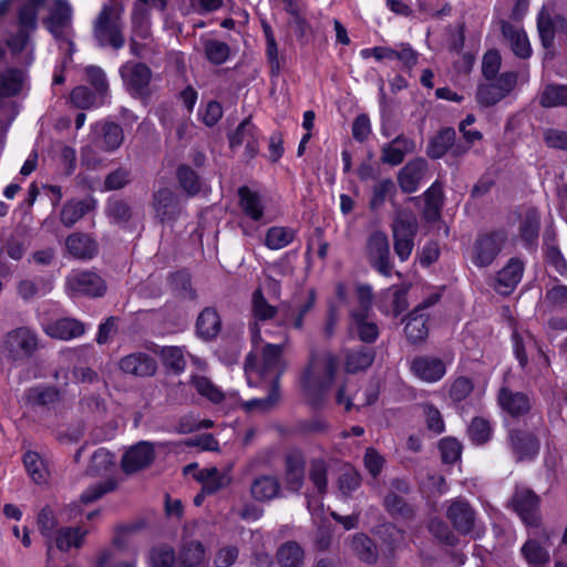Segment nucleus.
I'll return each mask as SVG.
<instances>
[{
    "instance_id": "f257e3e1",
    "label": "nucleus",
    "mask_w": 567,
    "mask_h": 567,
    "mask_svg": "<svg viewBox=\"0 0 567 567\" xmlns=\"http://www.w3.org/2000/svg\"><path fill=\"white\" fill-rule=\"evenodd\" d=\"M123 7L104 4L93 25V35L100 47L120 50L125 44L122 19Z\"/></svg>"
},
{
    "instance_id": "f03ea898",
    "label": "nucleus",
    "mask_w": 567,
    "mask_h": 567,
    "mask_svg": "<svg viewBox=\"0 0 567 567\" xmlns=\"http://www.w3.org/2000/svg\"><path fill=\"white\" fill-rule=\"evenodd\" d=\"M336 371L337 360L333 355L328 354L321 360L311 353L301 379L303 389L320 399L332 383Z\"/></svg>"
},
{
    "instance_id": "7ed1b4c3",
    "label": "nucleus",
    "mask_w": 567,
    "mask_h": 567,
    "mask_svg": "<svg viewBox=\"0 0 567 567\" xmlns=\"http://www.w3.org/2000/svg\"><path fill=\"white\" fill-rule=\"evenodd\" d=\"M40 348L38 333L29 327H19L7 332L2 341V351L11 363H23L31 359Z\"/></svg>"
},
{
    "instance_id": "20e7f679",
    "label": "nucleus",
    "mask_w": 567,
    "mask_h": 567,
    "mask_svg": "<svg viewBox=\"0 0 567 567\" xmlns=\"http://www.w3.org/2000/svg\"><path fill=\"white\" fill-rule=\"evenodd\" d=\"M284 350L285 344L267 343L262 347L260 357L250 352L245 360L246 373L257 372L261 377L274 375L272 381L279 383V379L286 370Z\"/></svg>"
},
{
    "instance_id": "39448f33",
    "label": "nucleus",
    "mask_w": 567,
    "mask_h": 567,
    "mask_svg": "<svg viewBox=\"0 0 567 567\" xmlns=\"http://www.w3.org/2000/svg\"><path fill=\"white\" fill-rule=\"evenodd\" d=\"M508 241V231L504 228L484 231L473 243L471 260L478 268L491 266Z\"/></svg>"
},
{
    "instance_id": "423d86ee",
    "label": "nucleus",
    "mask_w": 567,
    "mask_h": 567,
    "mask_svg": "<svg viewBox=\"0 0 567 567\" xmlns=\"http://www.w3.org/2000/svg\"><path fill=\"white\" fill-rule=\"evenodd\" d=\"M393 247L401 261H406L414 248L417 233L416 217L410 209H398L391 225Z\"/></svg>"
},
{
    "instance_id": "0eeeda50",
    "label": "nucleus",
    "mask_w": 567,
    "mask_h": 567,
    "mask_svg": "<svg viewBox=\"0 0 567 567\" xmlns=\"http://www.w3.org/2000/svg\"><path fill=\"white\" fill-rule=\"evenodd\" d=\"M518 74L514 71L503 72L495 80L480 84L476 101L481 106L489 107L505 99L515 89Z\"/></svg>"
},
{
    "instance_id": "6e6552de",
    "label": "nucleus",
    "mask_w": 567,
    "mask_h": 567,
    "mask_svg": "<svg viewBox=\"0 0 567 567\" xmlns=\"http://www.w3.org/2000/svg\"><path fill=\"white\" fill-rule=\"evenodd\" d=\"M411 491L410 484L405 480L394 478L390 483V489L384 496L383 506L393 518L412 520L415 517V507L409 503L404 495Z\"/></svg>"
},
{
    "instance_id": "1a4fd4ad",
    "label": "nucleus",
    "mask_w": 567,
    "mask_h": 567,
    "mask_svg": "<svg viewBox=\"0 0 567 567\" xmlns=\"http://www.w3.org/2000/svg\"><path fill=\"white\" fill-rule=\"evenodd\" d=\"M72 8L66 0H54V6L48 18L43 20V24L49 32L61 42L69 45V52L73 51L72 38Z\"/></svg>"
},
{
    "instance_id": "9d476101",
    "label": "nucleus",
    "mask_w": 567,
    "mask_h": 567,
    "mask_svg": "<svg viewBox=\"0 0 567 567\" xmlns=\"http://www.w3.org/2000/svg\"><path fill=\"white\" fill-rule=\"evenodd\" d=\"M365 254L369 264L379 274L390 277L393 270L391 260L390 244L385 233L373 231L367 240Z\"/></svg>"
},
{
    "instance_id": "9b49d317",
    "label": "nucleus",
    "mask_w": 567,
    "mask_h": 567,
    "mask_svg": "<svg viewBox=\"0 0 567 567\" xmlns=\"http://www.w3.org/2000/svg\"><path fill=\"white\" fill-rule=\"evenodd\" d=\"M120 74L132 96L146 97L150 95L153 72L145 63L128 61L121 66Z\"/></svg>"
},
{
    "instance_id": "f8f14e48",
    "label": "nucleus",
    "mask_w": 567,
    "mask_h": 567,
    "mask_svg": "<svg viewBox=\"0 0 567 567\" xmlns=\"http://www.w3.org/2000/svg\"><path fill=\"white\" fill-rule=\"evenodd\" d=\"M508 445L516 462L532 461L540 450V441L537 434L525 429L509 430Z\"/></svg>"
},
{
    "instance_id": "ddd939ff",
    "label": "nucleus",
    "mask_w": 567,
    "mask_h": 567,
    "mask_svg": "<svg viewBox=\"0 0 567 567\" xmlns=\"http://www.w3.org/2000/svg\"><path fill=\"white\" fill-rule=\"evenodd\" d=\"M511 504L526 525H539V497L532 489L525 487L516 488Z\"/></svg>"
},
{
    "instance_id": "4468645a",
    "label": "nucleus",
    "mask_w": 567,
    "mask_h": 567,
    "mask_svg": "<svg viewBox=\"0 0 567 567\" xmlns=\"http://www.w3.org/2000/svg\"><path fill=\"white\" fill-rule=\"evenodd\" d=\"M152 206L155 217L162 224L175 221L182 213L178 195L168 187H162L153 194Z\"/></svg>"
},
{
    "instance_id": "2eb2a0df",
    "label": "nucleus",
    "mask_w": 567,
    "mask_h": 567,
    "mask_svg": "<svg viewBox=\"0 0 567 567\" xmlns=\"http://www.w3.org/2000/svg\"><path fill=\"white\" fill-rule=\"evenodd\" d=\"M410 370L421 381L435 383L446 374V364L437 357L419 355L411 361Z\"/></svg>"
},
{
    "instance_id": "dca6fc26",
    "label": "nucleus",
    "mask_w": 567,
    "mask_h": 567,
    "mask_svg": "<svg viewBox=\"0 0 567 567\" xmlns=\"http://www.w3.org/2000/svg\"><path fill=\"white\" fill-rule=\"evenodd\" d=\"M525 265L518 257H512L496 274L494 290L503 296L511 295L520 282Z\"/></svg>"
},
{
    "instance_id": "f3484780",
    "label": "nucleus",
    "mask_w": 567,
    "mask_h": 567,
    "mask_svg": "<svg viewBox=\"0 0 567 567\" xmlns=\"http://www.w3.org/2000/svg\"><path fill=\"white\" fill-rule=\"evenodd\" d=\"M497 403L502 411L512 417L524 416L532 409V400L527 393L514 391L508 386H502L498 390Z\"/></svg>"
},
{
    "instance_id": "a211bd4d",
    "label": "nucleus",
    "mask_w": 567,
    "mask_h": 567,
    "mask_svg": "<svg viewBox=\"0 0 567 567\" xmlns=\"http://www.w3.org/2000/svg\"><path fill=\"white\" fill-rule=\"evenodd\" d=\"M155 458L154 445L146 441H141L132 446L122 458V468L131 474L147 467Z\"/></svg>"
},
{
    "instance_id": "6ab92c4d",
    "label": "nucleus",
    "mask_w": 567,
    "mask_h": 567,
    "mask_svg": "<svg viewBox=\"0 0 567 567\" xmlns=\"http://www.w3.org/2000/svg\"><path fill=\"white\" fill-rule=\"evenodd\" d=\"M446 517L460 534L472 532L475 523V511L462 498L453 499L447 507Z\"/></svg>"
},
{
    "instance_id": "aec40b11",
    "label": "nucleus",
    "mask_w": 567,
    "mask_h": 567,
    "mask_svg": "<svg viewBox=\"0 0 567 567\" xmlns=\"http://www.w3.org/2000/svg\"><path fill=\"white\" fill-rule=\"evenodd\" d=\"M427 172V162L422 157L409 161L398 174V183L403 193L412 194L417 190L420 183Z\"/></svg>"
},
{
    "instance_id": "412c9836",
    "label": "nucleus",
    "mask_w": 567,
    "mask_h": 567,
    "mask_svg": "<svg viewBox=\"0 0 567 567\" xmlns=\"http://www.w3.org/2000/svg\"><path fill=\"white\" fill-rule=\"evenodd\" d=\"M66 286L75 293L100 297L105 292L103 279L90 271L75 272L68 277Z\"/></svg>"
},
{
    "instance_id": "4be33fe9",
    "label": "nucleus",
    "mask_w": 567,
    "mask_h": 567,
    "mask_svg": "<svg viewBox=\"0 0 567 567\" xmlns=\"http://www.w3.org/2000/svg\"><path fill=\"white\" fill-rule=\"evenodd\" d=\"M539 230V212L534 207L524 209L519 215L518 236L527 249L537 247Z\"/></svg>"
},
{
    "instance_id": "5701e85b",
    "label": "nucleus",
    "mask_w": 567,
    "mask_h": 567,
    "mask_svg": "<svg viewBox=\"0 0 567 567\" xmlns=\"http://www.w3.org/2000/svg\"><path fill=\"white\" fill-rule=\"evenodd\" d=\"M118 368L126 374L145 378L156 372L157 364L150 354L135 352L123 357L118 362Z\"/></svg>"
},
{
    "instance_id": "b1692460",
    "label": "nucleus",
    "mask_w": 567,
    "mask_h": 567,
    "mask_svg": "<svg viewBox=\"0 0 567 567\" xmlns=\"http://www.w3.org/2000/svg\"><path fill=\"white\" fill-rule=\"evenodd\" d=\"M97 243L89 234L75 231L65 239V248L73 258L89 260L97 254Z\"/></svg>"
},
{
    "instance_id": "393cba45",
    "label": "nucleus",
    "mask_w": 567,
    "mask_h": 567,
    "mask_svg": "<svg viewBox=\"0 0 567 567\" xmlns=\"http://www.w3.org/2000/svg\"><path fill=\"white\" fill-rule=\"evenodd\" d=\"M305 458L298 453H289L285 457L284 481L291 492H299L305 481Z\"/></svg>"
},
{
    "instance_id": "a878e982",
    "label": "nucleus",
    "mask_w": 567,
    "mask_h": 567,
    "mask_svg": "<svg viewBox=\"0 0 567 567\" xmlns=\"http://www.w3.org/2000/svg\"><path fill=\"white\" fill-rule=\"evenodd\" d=\"M373 348L359 346L344 352V370L354 374L368 370L375 360Z\"/></svg>"
},
{
    "instance_id": "bb28decb",
    "label": "nucleus",
    "mask_w": 567,
    "mask_h": 567,
    "mask_svg": "<svg viewBox=\"0 0 567 567\" xmlns=\"http://www.w3.org/2000/svg\"><path fill=\"white\" fill-rule=\"evenodd\" d=\"M94 206L95 202L92 198L66 200L60 210V221L64 227L71 228L94 209Z\"/></svg>"
},
{
    "instance_id": "cd10ccee",
    "label": "nucleus",
    "mask_w": 567,
    "mask_h": 567,
    "mask_svg": "<svg viewBox=\"0 0 567 567\" xmlns=\"http://www.w3.org/2000/svg\"><path fill=\"white\" fill-rule=\"evenodd\" d=\"M499 24L502 34L509 42L514 54L520 59L529 58L532 48L525 31L511 24L506 20H501Z\"/></svg>"
},
{
    "instance_id": "c85d7f7f",
    "label": "nucleus",
    "mask_w": 567,
    "mask_h": 567,
    "mask_svg": "<svg viewBox=\"0 0 567 567\" xmlns=\"http://www.w3.org/2000/svg\"><path fill=\"white\" fill-rule=\"evenodd\" d=\"M196 478L202 484L203 494L208 495H213L226 488L231 483L229 471H219L215 466L200 470Z\"/></svg>"
},
{
    "instance_id": "c756f323",
    "label": "nucleus",
    "mask_w": 567,
    "mask_h": 567,
    "mask_svg": "<svg viewBox=\"0 0 567 567\" xmlns=\"http://www.w3.org/2000/svg\"><path fill=\"white\" fill-rule=\"evenodd\" d=\"M281 484L276 476L259 475L250 485V495L257 502H270L280 496Z\"/></svg>"
},
{
    "instance_id": "7c9ffc66",
    "label": "nucleus",
    "mask_w": 567,
    "mask_h": 567,
    "mask_svg": "<svg viewBox=\"0 0 567 567\" xmlns=\"http://www.w3.org/2000/svg\"><path fill=\"white\" fill-rule=\"evenodd\" d=\"M243 144H245L249 157H254L258 153L259 145L256 126L251 123L250 118L244 120L229 137V145L233 150Z\"/></svg>"
},
{
    "instance_id": "2f4dec72",
    "label": "nucleus",
    "mask_w": 567,
    "mask_h": 567,
    "mask_svg": "<svg viewBox=\"0 0 567 567\" xmlns=\"http://www.w3.org/2000/svg\"><path fill=\"white\" fill-rule=\"evenodd\" d=\"M84 324L72 318L58 319L44 327V332L54 339L70 340L84 333Z\"/></svg>"
},
{
    "instance_id": "473e14b6",
    "label": "nucleus",
    "mask_w": 567,
    "mask_h": 567,
    "mask_svg": "<svg viewBox=\"0 0 567 567\" xmlns=\"http://www.w3.org/2000/svg\"><path fill=\"white\" fill-rule=\"evenodd\" d=\"M124 141V132L120 124L114 122H105L101 125L100 135L95 138L94 144L104 152H114Z\"/></svg>"
},
{
    "instance_id": "72a5a7b5",
    "label": "nucleus",
    "mask_w": 567,
    "mask_h": 567,
    "mask_svg": "<svg viewBox=\"0 0 567 567\" xmlns=\"http://www.w3.org/2000/svg\"><path fill=\"white\" fill-rule=\"evenodd\" d=\"M237 194L239 206L245 215L254 221L261 220L264 217V205L260 195L248 186H240Z\"/></svg>"
},
{
    "instance_id": "f704fd0d",
    "label": "nucleus",
    "mask_w": 567,
    "mask_h": 567,
    "mask_svg": "<svg viewBox=\"0 0 567 567\" xmlns=\"http://www.w3.org/2000/svg\"><path fill=\"white\" fill-rule=\"evenodd\" d=\"M456 138V132L453 127L441 128L430 141L426 147V155L432 159L442 158L449 153Z\"/></svg>"
},
{
    "instance_id": "c9c22d12",
    "label": "nucleus",
    "mask_w": 567,
    "mask_h": 567,
    "mask_svg": "<svg viewBox=\"0 0 567 567\" xmlns=\"http://www.w3.org/2000/svg\"><path fill=\"white\" fill-rule=\"evenodd\" d=\"M220 328L221 321L216 309L207 307L199 313L196 321V329L202 339H214L219 333Z\"/></svg>"
},
{
    "instance_id": "e433bc0d",
    "label": "nucleus",
    "mask_w": 567,
    "mask_h": 567,
    "mask_svg": "<svg viewBox=\"0 0 567 567\" xmlns=\"http://www.w3.org/2000/svg\"><path fill=\"white\" fill-rule=\"evenodd\" d=\"M350 329L358 334L364 343H373L379 337V328L375 322L368 319L363 312H351Z\"/></svg>"
},
{
    "instance_id": "4c0bfd02",
    "label": "nucleus",
    "mask_w": 567,
    "mask_h": 567,
    "mask_svg": "<svg viewBox=\"0 0 567 567\" xmlns=\"http://www.w3.org/2000/svg\"><path fill=\"white\" fill-rule=\"evenodd\" d=\"M424 217L429 221H435L441 216V209L444 203L443 186L440 182H435L424 193Z\"/></svg>"
},
{
    "instance_id": "58836bf2",
    "label": "nucleus",
    "mask_w": 567,
    "mask_h": 567,
    "mask_svg": "<svg viewBox=\"0 0 567 567\" xmlns=\"http://www.w3.org/2000/svg\"><path fill=\"white\" fill-rule=\"evenodd\" d=\"M24 72L18 68H8L0 73V97L18 95L23 86Z\"/></svg>"
},
{
    "instance_id": "ea45409f",
    "label": "nucleus",
    "mask_w": 567,
    "mask_h": 567,
    "mask_svg": "<svg viewBox=\"0 0 567 567\" xmlns=\"http://www.w3.org/2000/svg\"><path fill=\"white\" fill-rule=\"evenodd\" d=\"M205 546L199 540L184 542L178 550L177 560L183 567H197L205 559Z\"/></svg>"
},
{
    "instance_id": "a19ab883",
    "label": "nucleus",
    "mask_w": 567,
    "mask_h": 567,
    "mask_svg": "<svg viewBox=\"0 0 567 567\" xmlns=\"http://www.w3.org/2000/svg\"><path fill=\"white\" fill-rule=\"evenodd\" d=\"M87 530L80 527H64L56 532L54 542L61 551H68L71 548H81Z\"/></svg>"
},
{
    "instance_id": "79ce46f5",
    "label": "nucleus",
    "mask_w": 567,
    "mask_h": 567,
    "mask_svg": "<svg viewBox=\"0 0 567 567\" xmlns=\"http://www.w3.org/2000/svg\"><path fill=\"white\" fill-rule=\"evenodd\" d=\"M427 318L423 313L412 311L409 315L404 332L411 343H419L425 340L429 334Z\"/></svg>"
},
{
    "instance_id": "37998d69",
    "label": "nucleus",
    "mask_w": 567,
    "mask_h": 567,
    "mask_svg": "<svg viewBox=\"0 0 567 567\" xmlns=\"http://www.w3.org/2000/svg\"><path fill=\"white\" fill-rule=\"evenodd\" d=\"M276 558L281 567H299L303 563L305 553L298 543L286 542L278 548Z\"/></svg>"
},
{
    "instance_id": "c03bdc74",
    "label": "nucleus",
    "mask_w": 567,
    "mask_h": 567,
    "mask_svg": "<svg viewBox=\"0 0 567 567\" xmlns=\"http://www.w3.org/2000/svg\"><path fill=\"white\" fill-rule=\"evenodd\" d=\"M396 193L395 184L390 178L377 182L372 187V195L369 200V208L373 212L379 210L388 198Z\"/></svg>"
},
{
    "instance_id": "a18cd8bd",
    "label": "nucleus",
    "mask_w": 567,
    "mask_h": 567,
    "mask_svg": "<svg viewBox=\"0 0 567 567\" xmlns=\"http://www.w3.org/2000/svg\"><path fill=\"white\" fill-rule=\"evenodd\" d=\"M147 560L151 567H173L177 556L171 545L159 544L150 549Z\"/></svg>"
},
{
    "instance_id": "49530a36",
    "label": "nucleus",
    "mask_w": 567,
    "mask_h": 567,
    "mask_svg": "<svg viewBox=\"0 0 567 567\" xmlns=\"http://www.w3.org/2000/svg\"><path fill=\"white\" fill-rule=\"evenodd\" d=\"M543 107L567 106V85L547 84L539 97Z\"/></svg>"
},
{
    "instance_id": "de8ad7c7",
    "label": "nucleus",
    "mask_w": 567,
    "mask_h": 567,
    "mask_svg": "<svg viewBox=\"0 0 567 567\" xmlns=\"http://www.w3.org/2000/svg\"><path fill=\"white\" fill-rule=\"evenodd\" d=\"M28 403L39 406H48L60 401V391L54 386H35L27 391Z\"/></svg>"
},
{
    "instance_id": "09e8293b",
    "label": "nucleus",
    "mask_w": 567,
    "mask_h": 567,
    "mask_svg": "<svg viewBox=\"0 0 567 567\" xmlns=\"http://www.w3.org/2000/svg\"><path fill=\"white\" fill-rule=\"evenodd\" d=\"M528 565L540 566L549 561V553L536 539H528L520 548Z\"/></svg>"
},
{
    "instance_id": "8fccbe9b",
    "label": "nucleus",
    "mask_w": 567,
    "mask_h": 567,
    "mask_svg": "<svg viewBox=\"0 0 567 567\" xmlns=\"http://www.w3.org/2000/svg\"><path fill=\"white\" fill-rule=\"evenodd\" d=\"M351 547L362 561L369 564L377 561L378 553L375 545L373 540L368 536L363 534H357L352 538Z\"/></svg>"
},
{
    "instance_id": "3c124183",
    "label": "nucleus",
    "mask_w": 567,
    "mask_h": 567,
    "mask_svg": "<svg viewBox=\"0 0 567 567\" xmlns=\"http://www.w3.org/2000/svg\"><path fill=\"white\" fill-rule=\"evenodd\" d=\"M328 464L323 458H313L310 463L309 478L320 495L328 489Z\"/></svg>"
},
{
    "instance_id": "603ef678",
    "label": "nucleus",
    "mask_w": 567,
    "mask_h": 567,
    "mask_svg": "<svg viewBox=\"0 0 567 567\" xmlns=\"http://www.w3.org/2000/svg\"><path fill=\"white\" fill-rule=\"evenodd\" d=\"M295 239V230L286 227H271L268 229L265 244L270 249H281Z\"/></svg>"
},
{
    "instance_id": "864d4df0",
    "label": "nucleus",
    "mask_w": 567,
    "mask_h": 567,
    "mask_svg": "<svg viewBox=\"0 0 567 567\" xmlns=\"http://www.w3.org/2000/svg\"><path fill=\"white\" fill-rule=\"evenodd\" d=\"M176 177L181 187L190 196L200 190V181L197 173L188 165H179L176 171Z\"/></svg>"
},
{
    "instance_id": "5fc2aeb1",
    "label": "nucleus",
    "mask_w": 567,
    "mask_h": 567,
    "mask_svg": "<svg viewBox=\"0 0 567 567\" xmlns=\"http://www.w3.org/2000/svg\"><path fill=\"white\" fill-rule=\"evenodd\" d=\"M24 467L30 477L38 484L45 481L47 467L37 452L29 451L23 455Z\"/></svg>"
},
{
    "instance_id": "6e6d98bb",
    "label": "nucleus",
    "mask_w": 567,
    "mask_h": 567,
    "mask_svg": "<svg viewBox=\"0 0 567 567\" xmlns=\"http://www.w3.org/2000/svg\"><path fill=\"white\" fill-rule=\"evenodd\" d=\"M132 37L138 40H148L152 35L150 12L143 10H132Z\"/></svg>"
},
{
    "instance_id": "4d7b16f0",
    "label": "nucleus",
    "mask_w": 567,
    "mask_h": 567,
    "mask_svg": "<svg viewBox=\"0 0 567 567\" xmlns=\"http://www.w3.org/2000/svg\"><path fill=\"white\" fill-rule=\"evenodd\" d=\"M266 35V55L270 68L271 76H278L281 70V63L278 56L277 42L275 40L271 28L268 24L264 25Z\"/></svg>"
},
{
    "instance_id": "13d9d810",
    "label": "nucleus",
    "mask_w": 567,
    "mask_h": 567,
    "mask_svg": "<svg viewBox=\"0 0 567 567\" xmlns=\"http://www.w3.org/2000/svg\"><path fill=\"white\" fill-rule=\"evenodd\" d=\"M537 29L544 48H550L555 39V27L550 13L545 8L538 14Z\"/></svg>"
},
{
    "instance_id": "bf43d9fd",
    "label": "nucleus",
    "mask_w": 567,
    "mask_h": 567,
    "mask_svg": "<svg viewBox=\"0 0 567 567\" xmlns=\"http://www.w3.org/2000/svg\"><path fill=\"white\" fill-rule=\"evenodd\" d=\"M279 385L277 381L271 382V389L269 394L262 399H254L244 403L246 411L260 410L262 412L272 409L279 401Z\"/></svg>"
},
{
    "instance_id": "052dcab7",
    "label": "nucleus",
    "mask_w": 567,
    "mask_h": 567,
    "mask_svg": "<svg viewBox=\"0 0 567 567\" xmlns=\"http://www.w3.org/2000/svg\"><path fill=\"white\" fill-rule=\"evenodd\" d=\"M252 312L257 320H270L277 315V308L269 305L260 289L252 293Z\"/></svg>"
},
{
    "instance_id": "680f3d73",
    "label": "nucleus",
    "mask_w": 567,
    "mask_h": 567,
    "mask_svg": "<svg viewBox=\"0 0 567 567\" xmlns=\"http://www.w3.org/2000/svg\"><path fill=\"white\" fill-rule=\"evenodd\" d=\"M468 435L474 444L486 443L492 435L489 422L483 417H474L468 426Z\"/></svg>"
},
{
    "instance_id": "e2e57ef3",
    "label": "nucleus",
    "mask_w": 567,
    "mask_h": 567,
    "mask_svg": "<svg viewBox=\"0 0 567 567\" xmlns=\"http://www.w3.org/2000/svg\"><path fill=\"white\" fill-rule=\"evenodd\" d=\"M204 48L206 58L216 65L226 62L230 53L228 44L219 40H208Z\"/></svg>"
},
{
    "instance_id": "0e129e2a",
    "label": "nucleus",
    "mask_w": 567,
    "mask_h": 567,
    "mask_svg": "<svg viewBox=\"0 0 567 567\" xmlns=\"http://www.w3.org/2000/svg\"><path fill=\"white\" fill-rule=\"evenodd\" d=\"M339 489L344 496H349L361 485L360 474L351 466H346L338 478Z\"/></svg>"
},
{
    "instance_id": "69168bd1",
    "label": "nucleus",
    "mask_w": 567,
    "mask_h": 567,
    "mask_svg": "<svg viewBox=\"0 0 567 567\" xmlns=\"http://www.w3.org/2000/svg\"><path fill=\"white\" fill-rule=\"evenodd\" d=\"M474 390V383L472 379L467 377H457L450 385L449 396L455 402L460 403L464 401Z\"/></svg>"
},
{
    "instance_id": "338daca9",
    "label": "nucleus",
    "mask_w": 567,
    "mask_h": 567,
    "mask_svg": "<svg viewBox=\"0 0 567 567\" xmlns=\"http://www.w3.org/2000/svg\"><path fill=\"white\" fill-rule=\"evenodd\" d=\"M106 214L114 223L126 224L132 218V208L122 199L110 200L106 206Z\"/></svg>"
},
{
    "instance_id": "774afa93",
    "label": "nucleus",
    "mask_w": 567,
    "mask_h": 567,
    "mask_svg": "<svg viewBox=\"0 0 567 567\" xmlns=\"http://www.w3.org/2000/svg\"><path fill=\"white\" fill-rule=\"evenodd\" d=\"M546 300L553 309L567 312V286H553L546 292Z\"/></svg>"
}]
</instances>
